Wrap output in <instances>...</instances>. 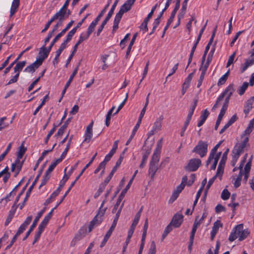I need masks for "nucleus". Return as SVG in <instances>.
<instances>
[{
	"label": "nucleus",
	"instance_id": "nucleus-19",
	"mask_svg": "<svg viewBox=\"0 0 254 254\" xmlns=\"http://www.w3.org/2000/svg\"><path fill=\"white\" fill-rule=\"evenodd\" d=\"M20 4V0H13L10 10V16H12L17 11Z\"/></svg>",
	"mask_w": 254,
	"mask_h": 254
},
{
	"label": "nucleus",
	"instance_id": "nucleus-46",
	"mask_svg": "<svg viewBox=\"0 0 254 254\" xmlns=\"http://www.w3.org/2000/svg\"><path fill=\"white\" fill-rule=\"evenodd\" d=\"M228 103H224L223 104L222 108L220 111V112L218 115L219 118L222 119L224 116L228 106Z\"/></svg>",
	"mask_w": 254,
	"mask_h": 254
},
{
	"label": "nucleus",
	"instance_id": "nucleus-44",
	"mask_svg": "<svg viewBox=\"0 0 254 254\" xmlns=\"http://www.w3.org/2000/svg\"><path fill=\"white\" fill-rule=\"evenodd\" d=\"M243 176V172H239L238 176L235 180V181L234 183V187L236 188H238L241 185V182L242 180Z\"/></svg>",
	"mask_w": 254,
	"mask_h": 254
},
{
	"label": "nucleus",
	"instance_id": "nucleus-2",
	"mask_svg": "<svg viewBox=\"0 0 254 254\" xmlns=\"http://www.w3.org/2000/svg\"><path fill=\"white\" fill-rule=\"evenodd\" d=\"M136 0H127L121 6L119 11L116 14L113 27V32H115L119 28V24L124 13L129 11L134 4Z\"/></svg>",
	"mask_w": 254,
	"mask_h": 254
},
{
	"label": "nucleus",
	"instance_id": "nucleus-49",
	"mask_svg": "<svg viewBox=\"0 0 254 254\" xmlns=\"http://www.w3.org/2000/svg\"><path fill=\"white\" fill-rule=\"evenodd\" d=\"M70 142H71V138H70L69 140H68V141L66 144V146L65 148L64 149V151L63 152L61 157L59 158L60 159H61L62 161L66 155V154H67V153L69 149V147H70Z\"/></svg>",
	"mask_w": 254,
	"mask_h": 254
},
{
	"label": "nucleus",
	"instance_id": "nucleus-25",
	"mask_svg": "<svg viewBox=\"0 0 254 254\" xmlns=\"http://www.w3.org/2000/svg\"><path fill=\"white\" fill-rule=\"evenodd\" d=\"M26 151V148L24 147L23 145V143L20 146L19 148V151L17 154V158L16 159V162L18 163H20V159H21Z\"/></svg>",
	"mask_w": 254,
	"mask_h": 254
},
{
	"label": "nucleus",
	"instance_id": "nucleus-3",
	"mask_svg": "<svg viewBox=\"0 0 254 254\" xmlns=\"http://www.w3.org/2000/svg\"><path fill=\"white\" fill-rule=\"evenodd\" d=\"M235 90L233 87V84H230L229 85L224 91V92L218 97L217 98L215 104L214 105L213 107L212 108V110H215L219 105L220 102L224 99V98L225 97V103H229V100L231 96L232 95L233 92Z\"/></svg>",
	"mask_w": 254,
	"mask_h": 254
},
{
	"label": "nucleus",
	"instance_id": "nucleus-11",
	"mask_svg": "<svg viewBox=\"0 0 254 254\" xmlns=\"http://www.w3.org/2000/svg\"><path fill=\"white\" fill-rule=\"evenodd\" d=\"M183 215L182 214L177 213L174 215L171 223L175 228L179 227L183 221Z\"/></svg>",
	"mask_w": 254,
	"mask_h": 254
},
{
	"label": "nucleus",
	"instance_id": "nucleus-61",
	"mask_svg": "<svg viewBox=\"0 0 254 254\" xmlns=\"http://www.w3.org/2000/svg\"><path fill=\"white\" fill-rule=\"evenodd\" d=\"M50 175L47 174L46 173H45V174L43 177L41 185L39 186V188H40L42 186H44L46 184L47 181L50 179Z\"/></svg>",
	"mask_w": 254,
	"mask_h": 254
},
{
	"label": "nucleus",
	"instance_id": "nucleus-38",
	"mask_svg": "<svg viewBox=\"0 0 254 254\" xmlns=\"http://www.w3.org/2000/svg\"><path fill=\"white\" fill-rule=\"evenodd\" d=\"M78 69V65H77V67L74 69V70H73L72 73L70 75L68 80L66 82V83L65 84L66 85V87H69V86L70 85V84L71 82H72L74 77L77 74Z\"/></svg>",
	"mask_w": 254,
	"mask_h": 254
},
{
	"label": "nucleus",
	"instance_id": "nucleus-8",
	"mask_svg": "<svg viewBox=\"0 0 254 254\" xmlns=\"http://www.w3.org/2000/svg\"><path fill=\"white\" fill-rule=\"evenodd\" d=\"M46 209V207H45L43 208L42 210H41L37 214V216L34 219L32 224L31 225L29 229L27 232L25 236L24 237L23 240L25 241L27 239V238L28 237L30 233L33 231L34 229L35 228L38 221H39V219L41 218V217L42 216L44 212L45 211V210Z\"/></svg>",
	"mask_w": 254,
	"mask_h": 254
},
{
	"label": "nucleus",
	"instance_id": "nucleus-41",
	"mask_svg": "<svg viewBox=\"0 0 254 254\" xmlns=\"http://www.w3.org/2000/svg\"><path fill=\"white\" fill-rule=\"evenodd\" d=\"M229 70H228L225 74H224L219 80L218 82V85L219 86V85H221L225 83V82H226L227 78H228V76L229 75Z\"/></svg>",
	"mask_w": 254,
	"mask_h": 254
},
{
	"label": "nucleus",
	"instance_id": "nucleus-33",
	"mask_svg": "<svg viewBox=\"0 0 254 254\" xmlns=\"http://www.w3.org/2000/svg\"><path fill=\"white\" fill-rule=\"evenodd\" d=\"M58 19H59V21L58 23L54 26L53 28V30L54 31H56L59 27L62 26L63 22L64 20V16H62L61 15H58Z\"/></svg>",
	"mask_w": 254,
	"mask_h": 254
},
{
	"label": "nucleus",
	"instance_id": "nucleus-58",
	"mask_svg": "<svg viewBox=\"0 0 254 254\" xmlns=\"http://www.w3.org/2000/svg\"><path fill=\"white\" fill-rule=\"evenodd\" d=\"M164 117L163 115L160 116L156 120L154 123V127H160L162 125V123L163 122Z\"/></svg>",
	"mask_w": 254,
	"mask_h": 254
},
{
	"label": "nucleus",
	"instance_id": "nucleus-57",
	"mask_svg": "<svg viewBox=\"0 0 254 254\" xmlns=\"http://www.w3.org/2000/svg\"><path fill=\"white\" fill-rule=\"evenodd\" d=\"M230 196V193L227 189H224L221 193V197L222 199L223 200H227L229 199Z\"/></svg>",
	"mask_w": 254,
	"mask_h": 254
},
{
	"label": "nucleus",
	"instance_id": "nucleus-39",
	"mask_svg": "<svg viewBox=\"0 0 254 254\" xmlns=\"http://www.w3.org/2000/svg\"><path fill=\"white\" fill-rule=\"evenodd\" d=\"M157 4H156L151 9V11L149 13L147 16L145 18V26H146V23L148 22L150 19L152 17V15H153L154 12L157 6Z\"/></svg>",
	"mask_w": 254,
	"mask_h": 254
},
{
	"label": "nucleus",
	"instance_id": "nucleus-27",
	"mask_svg": "<svg viewBox=\"0 0 254 254\" xmlns=\"http://www.w3.org/2000/svg\"><path fill=\"white\" fill-rule=\"evenodd\" d=\"M69 178V176L66 175H64L63 179L61 181L60 184L59 185V187L56 190L59 193L61 191L62 188L64 186L65 182L68 180Z\"/></svg>",
	"mask_w": 254,
	"mask_h": 254
},
{
	"label": "nucleus",
	"instance_id": "nucleus-18",
	"mask_svg": "<svg viewBox=\"0 0 254 254\" xmlns=\"http://www.w3.org/2000/svg\"><path fill=\"white\" fill-rule=\"evenodd\" d=\"M144 147H145V146H144L143 148H144ZM143 149L146 150V151H145V152L143 155L142 161H141V164L139 165L140 168H143L144 167L145 164L147 160L148 157L151 152V147H148L146 149L145 148H143Z\"/></svg>",
	"mask_w": 254,
	"mask_h": 254
},
{
	"label": "nucleus",
	"instance_id": "nucleus-55",
	"mask_svg": "<svg viewBox=\"0 0 254 254\" xmlns=\"http://www.w3.org/2000/svg\"><path fill=\"white\" fill-rule=\"evenodd\" d=\"M156 244L154 241H152L151 242L150 247L149 250V252L148 254H156Z\"/></svg>",
	"mask_w": 254,
	"mask_h": 254
},
{
	"label": "nucleus",
	"instance_id": "nucleus-5",
	"mask_svg": "<svg viewBox=\"0 0 254 254\" xmlns=\"http://www.w3.org/2000/svg\"><path fill=\"white\" fill-rule=\"evenodd\" d=\"M207 147L208 144L206 142L200 140L193 149L192 152L199 154L201 157H203L207 153Z\"/></svg>",
	"mask_w": 254,
	"mask_h": 254
},
{
	"label": "nucleus",
	"instance_id": "nucleus-28",
	"mask_svg": "<svg viewBox=\"0 0 254 254\" xmlns=\"http://www.w3.org/2000/svg\"><path fill=\"white\" fill-rule=\"evenodd\" d=\"M254 64V58L250 60H247L241 69V72H244L247 68Z\"/></svg>",
	"mask_w": 254,
	"mask_h": 254
},
{
	"label": "nucleus",
	"instance_id": "nucleus-40",
	"mask_svg": "<svg viewBox=\"0 0 254 254\" xmlns=\"http://www.w3.org/2000/svg\"><path fill=\"white\" fill-rule=\"evenodd\" d=\"M249 234L250 231L248 229H244L243 228L241 232L240 237L239 239V241H242L245 239Z\"/></svg>",
	"mask_w": 254,
	"mask_h": 254
},
{
	"label": "nucleus",
	"instance_id": "nucleus-34",
	"mask_svg": "<svg viewBox=\"0 0 254 254\" xmlns=\"http://www.w3.org/2000/svg\"><path fill=\"white\" fill-rule=\"evenodd\" d=\"M162 141L163 138H161L157 142L156 148L153 153H156L158 154V157L160 158L161 149L162 147Z\"/></svg>",
	"mask_w": 254,
	"mask_h": 254
},
{
	"label": "nucleus",
	"instance_id": "nucleus-24",
	"mask_svg": "<svg viewBox=\"0 0 254 254\" xmlns=\"http://www.w3.org/2000/svg\"><path fill=\"white\" fill-rule=\"evenodd\" d=\"M97 155V153H95V154L93 156L90 161L89 162L88 164H87L83 168V169L81 170V172L79 173V174L76 177L75 179V181H77L80 176L82 175L83 172L85 171V170L92 163L93 161L95 159L96 156Z\"/></svg>",
	"mask_w": 254,
	"mask_h": 254
},
{
	"label": "nucleus",
	"instance_id": "nucleus-15",
	"mask_svg": "<svg viewBox=\"0 0 254 254\" xmlns=\"http://www.w3.org/2000/svg\"><path fill=\"white\" fill-rule=\"evenodd\" d=\"M254 103V96L251 97L247 101L244 110V112L246 116L249 114L250 110L253 108Z\"/></svg>",
	"mask_w": 254,
	"mask_h": 254
},
{
	"label": "nucleus",
	"instance_id": "nucleus-12",
	"mask_svg": "<svg viewBox=\"0 0 254 254\" xmlns=\"http://www.w3.org/2000/svg\"><path fill=\"white\" fill-rule=\"evenodd\" d=\"M130 186L129 185H127L126 188L123 190V191L121 192V194H120L117 201L114 205V207L112 210V213H115L116 212V210H117L118 206H119L121 202L122 201V199L124 197L126 193H127L128 190L129 189Z\"/></svg>",
	"mask_w": 254,
	"mask_h": 254
},
{
	"label": "nucleus",
	"instance_id": "nucleus-20",
	"mask_svg": "<svg viewBox=\"0 0 254 254\" xmlns=\"http://www.w3.org/2000/svg\"><path fill=\"white\" fill-rule=\"evenodd\" d=\"M209 115V113L207 109H205V110L203 111L200 115V120L198 122L197 124V127H200L204 123L205 120H206L207 118Z\"/></svg>",
	"mask_w": 254,
	"mask_h": 254
},
{
	"label": "nucleus",
	"instance_id": "nucleus-64",
	"mask_svg": "<svg viewBox=\"0 0 254 254\" xmlns=\"http://www.w3.org/2000/svg\"><path fill=\"white\" fill-rule=\"evenodd\" d=\"M111 234L108 233V232H107V233L106 234L105 237H104V238L103 240V241L102 242L101 245H100V247L101 248H103L104 247L107 242L108 241V240H109L110 237L111 236Z\"/></svg>",
	"mask_w": 254,
	"mask_h": 254
},
{
	"label": "nucleus",
	"instance_id": "nucleus-37",
	"mask_svg": "<svg viewBox=\"0 0 254 254\" xmlns=\"http://www.w3.org/2000/svg\"><path fill=\"white\" fill-rule=\"evenodd\" d=\"M249 86V83L247 82L243 83V85L240 87V89L238 90V93L240 95H242L244 94L246 90Z\"/></svg>",
	"mask_w": 254,
	"mask_h": 254
},
{
	"label": "nucleus",
	"instance_id": "nucleus-56",
	"mask_svg": "<svg viewBox=\"0 0 254 254\" xmlns=\"http://www.w3.org/2000/svg\"><path fill=\"white\" fill-rule=\"evenodd\" d=\"M110 5V3L108 2V3L105 5V7L101 11V12L99 14L97 17L95 18L96 20L99 21L101 18L103 16L107 8L109 7Z\"/></svg>",
	"mask_w": 254,
	"mask_h": 254
},
{
	"label": "nucleus",
	"instance_id": "nucleus-4",
	"mask_svg": "<svg viewBox=\"0 0 254 254\" xmlns=\"http://www.w3.org/2000/svg\"><path fill=\"white\" fill-rule=\"evenodd\" d=\"M160 158L156 153H153L152 156L151 160L150 162L148 170L149 175L151 178L153 179L155 175L156 172L158 170V163Z\"/></svg>",
	"mask_w": 254,
	"mask_h": 254
},
{
	"label": "nucleus",
	"instance_id": "nucleus-50",
	"mask_svg": "<svg viewBox=\"0 0 254 254\" xmlns=\"http://www.w3.org/2000/svg\"><path fill=\"white\" fill-rule=\"evenodd\" d=\"M198 218V216H197L196 218H195V221L194 222V224H193V227H192V230H191V234H192V235H195V233L196 231V229L198 227V226H199V225L200 224V221H198L197 220V219Z\"/></svg>",
	"mask_w": 254,
	"mask_h": 254
},
{
	"label": "nucleus",
	"instance_id": "nucleus-26",
	"mask_svg": "<svg viewBox=\"0 0 254 254\" xmlns=\"http://www.w3.org/2000/svg\"><path fill=\"white\" fill-rule=\"evenodd\" d=\"M26 64V61L18 62L14 67V72L19 73V72L22 70Z\"/></svg>",
	"mask_w": 254,
	"mask_h": 254
},
{
	"label": "nucleus",
	"instance_id": "nucleus-32",
	"mask_svg": "<svg viewBox=\"0 0 254 254\" xmlns=\"http://www.w3.org/2000/svg\"><path fill=\"white\" fill-rule=\"evenodd\" d=\"M165 11H164V9L162 10V11L159 13V15L158 16L157 18H156L153 22V30H155L156 28L158 27L159 24H160V20L161 18L162 17L163 13Z\"/></svg>",
	"mask_w": 254,
	"mask_h": 254
},
{
	"label": "nucleus",
	"instance_id": "nucleus-59",
	"mask_svg": "<svg viewBox=\"0 0 254 254\" xmlns=\"http://www.w3.org/2000/svg\"><path fill=\"white\" fill-rule=\"evenodd\" d=\"M238 117L236 115H234L229 120L228 123L224 126V127H229L231 126L234 123H235L237 120Z\"/></svg>",
	"mask_w": 254,
	"mask_h": 254
},
{
	"label": "nucleus",
	"instance_id": "nucleus-47",
	"mask_svg": "<svg viewBox=\"0 0 254 254\" xmlns=\"http://www.w3.org/2000/svg\"><path fill=\"white\" fill-rule=\"evenodd\" d=\"M228 103H224L223 104L222 108L220 111V112L218 115L219 118L222 119L224 116L228 106Z\"/></svg>",
	"mask_w": 254,
	"mask_h": 254
},
{
	"label": "nucleus",
	"instance_id": "nucleus-17",
	"mask_svg": "<svg viewBox=\"0 0 254 254\" xmlns=\"http://www.w3.org/2000/svg\"><path fill=\"white\" fill-rule=\"evenodd\" d=\"M84 40H84L83 39L82 37H79V40L74 45L73 50L72 52L71 53V54H70V55L69 56V57H68V58L66 61V65H65L66 66H67L68 64H69V63L70 62L74 54L77 51V49L78 45L79 44H80Z\"/></svg>",
	"mask_w": 254,
	"mask_h": 254
},
{
	"label": "nucleus",
	"instance_id": "nucleus-43",
	"mask_svg": "<svg viewBox=\"0 0 254 254\" xmlns=\"http://www.w3.org/2000/svg\"><path fill=\"white\" fill-rule=\"evenodd\" d=\"M178 9H179L178 3H177V4H175V7L174 9H173V11L172 12L171 16H170V18H169V19L168 20V22H169L171 23L173 22L174 18L175 17V16L177 11L178 10Z\"/></svg>",
	"mask_w": 254,
	"mask_h": 254
},
{
	"label": "nucleus",
	"instance_id": "nucleus-21",
	"mask_svg": "<svg viewBox=\"0 0 254 254\" xmlns=\"http://www.w3.org/2000/svg\"><path fill=\"white\" fill-rule=\"evenodd\" d=\"M93 135L92 128H86L85 132V138L83 142H89Z\"/></svg>",
	"mask_w": 254,
	"mask_h": 254
},
{
	"label": "nucleus",
	"instance_id": "nucleus-30",
	"mask_svg": "<svg viewBox=\"0 0 254 254\" xmlns=\"http://www.w3.org/2000/svg\"><path fill=\"white\" fill-rule=\"evenodd\" d=\"M57 19H58V16L55 14L51 19L46 24L45 28L41 31L42 33L46 32L52 23Z\"/></svg>",
	"mask_w": 254,
	"mask_h": 254
},
{
	"label": "nucleus",
	"instance_id": "nucleus-60",
	"mask_svg": "<svg viewBox=\"0 0 254 254\" xmlns=\"http://www.w3.org/2000/svg\"><path fill=\"white\" fill-rule=\"evenodd\" d=\"M105 189V187L104 186V185H102L101 184L98 190L94 194V198H97L101 194V193L103 191V190H104Z\"/></svg>",
	"mask_w": 254,
	"mask_h": 254
},
{
	"label": "nucleus",
	"instance_id": "nucleus-23",
	"mask_svg": "<svg viewBox=\"0 0 254 254\" xmlns=\"http://www.w3.org/2000/svg\"><path fill=\"white\" fill-rule=\"evenodd\" d=\"M70 1L68 0H66L64 5L59 10L58 12H57L56 14L58 16V15H61L62 16H64L65 15V11L67 10V7L68 6Z\"/></svg>",
	"mask_w": 254,
	"mask_h": 254
},
{
	"label": "nucleus",
	"instance_id": "nucleus-62",
	"mask_svg": "<svg viewBox=\"0 0 254 254\" xmlns=\"http://www.w3.org/2000/svg\"><path fill=\"white\" fill-rule=\"evenodd\" d=\"M54 211V209H52L51 211L46 215L45 216L44 219L43 220L42 222H45V223L47 224L48 223L49 220L52 218V216L53 215V213Z\"/></svg>",
	"mask_w": 254,
	"mask_h": 254
},
{
	"label": "nucleus",
	"instance_id": "nucleus-7",
	"mask_svg": "<svg viewBox=\"0 0 254 254\" xmlns=\"http://www.w3.org/2000/svg\"><path fill=\"white\" fill-rule=\"evenodd\" d=\"M244 228L243 224H240L234 227L231 232L229 237V241L233 242L238 237L240 238L242 229Z\"/></svg>",
	"mask_w": 254,
	"mask_h": 254
},
{
	"label": "nucleus",
	"instance_id": "nucleus-31",
	"mask_svg": "<svg viewBox=\"0 0 254 254\" xmlns=\"http://www.w3.org/2000/svg\"><path fill=\"white\" fill-rule=\"evenodd\" d=\"M21 58V54H19L17 58L15 60V61L11 63L8 67H7L4 71V75L6 74L11 69V68L12 67V66L14 65V64H17L18 63V61Z\"/></svg>",
	"mask_w": 254,
	"mask_h": 254
},
{
	"label": "nucleus",
	"instance_id": "nucleus-54",
	"mask_svg": "<svg viewBox=\"0 0 254 254\" xmlns=\"http://www.w3.org/2000/svg\"><path fill=\"white\" fill-rule=\"evenodd\" d=\"M33 188H32V186H30L29 188L28 189V190L26 192L25 197L24 199L23 202L22 204L20 206V209H22L23 206L25 205V202L27 200L28 198L29 197L31 192L32 190H33Z\"/></svg>",
	"mask_w": 254,
	"mask_h": 254
},
{
	"label": "nucleus",
	"instance_id": "nucleus-22",
	"mask_svg": "<svg viewBox=\"0 0 254 254\" xmlns=\"http://www.w3.org/2000/svg\"><path fill=\"white\" fill-rule=\"evenodd\" d=\"M137 33H135L133 35V37H132L131 40L130 42V43H129V45L128 46L127 51V52H126V56H125V58L126 59L128 58V56L130 54V53L131 52V50L132 47L134 43V42H135V40L136 38L137 37Z\"/></svg>",
	"mask_w": 254,
	"mask_h": 254
},
{
	"label": "nucleus",
	"instance_id": "nucleus-10",
	"mask_svg": "<svg viewBox=\"0 0 254 254\" xmlns=\"http://www.w3.org/2000/svg\"><path fill=\"white\" fill-rule=\"evenodd\" d=\"M197 99L194 100L193 104L190 107L189 110V113H188V115L187 119L184 123L185 127H187L189 126V123L191 119L192 116L194 113V110L196 108V106L197 105Z\"/></svg>",
	"mask_w": 254,
	"mask_h": 254
},
{
	"label": "nucleus",
	"instance_id": "nucleus-53",
	"mask_svg": "<svg viewBox=\"0 0 254 254\" xmlns=\"http://www.w3.org/2000/svg\"><path fill=\"white\" fill-rule=\"evenodd\" d=\"M105 202H106V200L104 199L100 207L99 208V211H98V213L97 214V215H98V216H99V217L102 218V216H103V215L104 214V213H105V212L106 211V208H102V207H103L104 203H105Z\"/></svg>",
	"mask_w": 254,
	"mask_h": 254
},
{
	"label": "nucleus",
	"instance_id": "nucleus-63",
	"mask_svg": "<svg viewBox=\"0 0 254 254\" xmlns=\"http://www.w3.org/2000/svg\"><path fill=\"white\" fill-rule=\"evenodd\" d=\"M115 153V152L111 150L110 152L106 155L104 160L102 162H104V163L106 165L107 162L110 161Z\"/></svg>",
	"mask_w": 254,
	"mask_h": 254
},
{
	"label": "nucleus",
	"instance_id": "nucleus-29",
	"mask_svg": "<svg viewBox=\"0 0 254 254\" xmlns=\"http://www.w3.org/2000/svg\"><path fill=\"white\" fill-rule=\"evenodd\" d=\"M61 161H62V160L60 158L57 159L55 161V162L52 163V164L49 167L48 169H47V170L46 171L45 173L50 175L51 172L53 171V170L56 167V166L57 165V164Z\"/></svg>",
	"mask_w": 254,
	"mask_h": 254
},
{
	"label": "nucleus",
	"instance_id": "nucleus-51",
	"mask_svg": "<svg viewBox=\"0 0 254 254\" xmlns=\"http://www.w3.org/2000/svg\"><path fill=\"white\" fill-rule=\"evenodd\" d=\"M76 32V28H73L71 30L68 32L66 36V38L65 40V42L68 43L71 40L72 36L74 35Z\"/></svg>",
	"mask_w": 254,
	"mask_h": 254
},
{
	"label": "nucleus",
	"instance_id": "nucleus-36",
	"mask_svg": "<svg viewBox=\"0 0 254 254\" xmlns=\"http://www.w3.org/2000/svg\"><path fill=\"white\" fill-rule=\"evenodd\" d=\"M224 167L225 166L223 165H220V164L218 165L216 174L214 176H216V178H217V176H219L220 180H221L222 176L224 172Z\"/></svg>",
	"mask_w": 254,
	"mask_h": 254
},
{
	"label": "nucleus",
	"instance_id": "nucleus-1",
	"mask_svg": "<svg viewBox=\"0 0 254 254\" xmlns=\"http://www.w3.org/2000/svg\"><path fill=\"white\" fill-rule=\"evenodd\" d=\"M252 131V128H247L245 131L241 135L242 139L241 143H237L235 146L232 151V154L238 157H240V155L244 151V149L247 146V144L249 141V137Z\"/></svg>",
	"mask_w": 254,
	"mask_h": 254
},
{
	"label": "nucleus",
	"instance_id": "nucleus-6",
	"mask_svg": "<svg viewBox=\"0 0 254 254\" xmlns=\"http://www.w3.org/2000/svg\"><path fill=\"white\" fill-rule=\"evenodd\" d=\"M201 164V161L199 159H191L189 161L187 165L185 167V169L190 172L195 171Z\"/></svg>",
	"mask_w": 254,
	"mask_h": 254
},
{
	"label": "nucleus",
	"instance_id": "nucleus-16",
	"mask_svg": "<svg viewBox=\"0 0 254 254\" xmlns=\"http://www.w3.org/2000/svg\"><path fill=\"white\" fill-rule=\"evenodd\" d=\"M41 64L36 60L33 63L27 66L25 69V72L33 73L35 71V69L38 68L40 65Z\"/></svg>",
	"mask_w": 254,
	"mask_h": 254
},
{
	"label": "nucleus",
	"instance_id": "nucleus-42",
	"mask_svg": "<svg viewBox=\"0 0 254 254\" xmlns=\"http://www.w3.org/2000/svg\"><path fill=\"white\" fill-rule=\"evenodd\" d=\"M186 9H187V8L185 7V6L182 7L180 12H179V13L178 15V23L177 25H179L180 24V20L184 17V16L186 12Z\"/></svg>",
	"mask_w": 254,
	"mask_h": 254
},
{
	"label": "nucleus",
	"instance_id": "nucleus-48",
	"mask_svg": "<svg viewBox=\"0 0 254 254\" xmlns=\"http://www.w3.org/2000/svg\"><path fill=\"white\" fill-rule=\"evenodd\" d=\"M228 103H224L223 104L222 108L220 111V112L218 115L219 118L222 119L224 116L228 106Z\"/></svg>",
	"mask_w": 254,
	"mask_h": 254
},
{
	"label": "nucleus",
	"instance_id": "nucleus-14",
	"mask_svg": "<svg viewBox=\"0 0 254 254\" xmlns=\"http://www.w3.org/2000/svg\"><path fill=\"white\" fill-rule=\"evenodd\" d=\"M102 221V218L98 216V215H96L90 223L88 229L89 232H91L94 227L99 225Z\"/></svg>",
	"mask_w": 254,
	"mask_h": 254
},
{
	"label": "nucleus",
	"instance_id": "nucleus-9",
	"mask_svg": "<svg viewBox=\"0 0 254 254\" xmlns=\"http://www.w3.org/2000/svg\"><path fill=\"white\" fill-rule=\"evenodd\" d=\"M51 50H49V47L46 48L45 45H43L40 49L39 55H40V58L37 59L36 60L39 63V64H42L44 60L46 59Z\"/></svg>",
	"mask_w": 254,
	"mask_h": 254
},
{
	"label": "nucleus",
	"instance_id": "nucleus-13",
	"mask_svg": "<svg viewBox=\"0 0 254 254\" xmlns=\"http://www.w3.org/2000/svg\"><path fill=\"white\" fill-rule=\"evenodd\" d=\"M99 21L95 19L94 21L92 22V23L89 25L86 34H81L80 37H82L84 40H86L88 38L90 34L93 32L94 30L95 27Z\"/></svg>",
	"mask_w": 254,
	"mask_h": 254
},
{
	"label": "nucleus",
	"instance_id": "nucleus-45",
	"mask_svg": "<svg viewBox=\"0 0 254 254\" xmlns=\"http://www.w3.org/2000/svg\"><path fill=\"white\" fill-rule=\"evenodd\" d=\"M229 151V149H227L223 153V156L221 159V160L219 163L220 165L225 166V163L227 158V154Z\"/></svg>",
	"mask_w": 254,
	"mask_h": 254
},
{
	"label": "nucleus",
	"instance_id": "nucleus-52",
	"mask_svg": "<svg viewBox=\"0 0 254 254\" xmlns=\"http://www.w3.org/2000/svg\"><path fill=\"white\" fill-rule=\"evenodd\" d=\"M123 157L121 155L119 159L116 162L115 166L113 167L111 172L114 174L117 171L118 168L120 166L122 161H123Z\"/></svg>",
	"mask_w": 254,
	"mask_h": 254
},
{
	"label": "nucleus",
	"instance_id": "nucleus-35",
	"mask_svg": "<svg viewBox=\"0 0 254 254\" xmlns=\"http://www.w3.org/2000/svg\"><path fill=\"white\" fill-rule=\"evenodd\" d=\"M59 194V193L56 191V190L54 191L50 196L44 202V205L45 206L48 205L49 204H50L53 200Z\"/></svg>",
	"mask_w": 254,
	"mask_h": 254
}]
</instances>
